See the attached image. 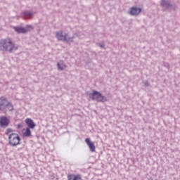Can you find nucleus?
I'll return each instance as SVG.
<instances>
[{
    "label": "nucleus",
    "mask_w": 180,
    "mask_h": 180,
    "mask_svg": "<svg viewBox=\"0 0 180 180\" xmlns=\"http://www.w3.org/2000/svg\"><path fill=\"white\" fill-rule=\"evenodd\" d=\"M0 49L3 51H8L12 53L14 50H18V46H15L12 39L7 38L0 40Z\"/></svg>",
    "instance_id": "obj_1"
},
{
    "label": "nucleus",
    "mask_w": 180,
    "mask_h": 180,
    "mask_svg": "<svg viewBox=\"0 0 180 180\" xmlns=\"http://www.w3.org/2000/svg\"><path fill=\"white\" fill-rule=\"evenodd\" d=\"M6 136H8V144L12 147H16L20 144V137L16 133H13L11 129H7L6 131Z\"/></svg>",
    "instance_id": "obj_2"
},
{
    "label": "nucleus",
    "mask_w": 180,
    "mask_h": 180,
    "mask_svg": "<svg viewBox=\"0 0 180 180\" xmlns=\"http://www.w3.org/2000/svg\"><path fill=\"white\" fill-rule=\"evenodd\" d=\"M89 98L93 101H98V102H106V97L102 96V94L96 91H93V93L89 94Z\"/></svg>",
    "instance_id": "obj_3"
},
{
    "label": "nucleus",
    "mask_w": 180,
    "mask_h": 180,
    "mask_svg": "<svg viewBox=\"0 0 180 180\" xmlns=\"http://www.w3.org/2000/svg\"><path fill=\"white\" fill-rule=\"evenodd\" d=\"M68 34H63V31H60V32H56V39H58V40H65V41H68Z\"/></svg>",
    "instance_id": "obj_4"
},
{
    "label": "nucleus",
    "mask_w": 180,
    "mask_h": 180,
    "mask_svg": "<svg viewBox=\"0 0 180 180\" xmlns=\"http://www.w3.org/2000/svg\"><path fill=\"white\" fill-rule=\"evenodd\" d=\"M8 102L6 98L4 97L0 98V110H2V112L6 111V105L8 104Z\"/></svg>",
    "instance_id": "obj_5"
},
{
    "label": "nucleus",
    "mask_w": 180,
    "mask_h": 180,
    "mask_svg": "<svg viewBox=\"0 0 180 180\" xmlns=\"http://www.w3.org/2000/svg\"><path fill=\"white\" fill-rule=\"evenodd\" d=\"M85 143H86L87 146H89L90 151H91V153H95V143L91 141V139L89 138L85 139Z\"/></svg>",
    "instance_id": "obj_6"
},
{
    "label": "nucleus",
    "mask_w": 180,
    "mask_h": 180,
    "mask_svg": "<svg viewBox=\"0 0 180 180\" xmlns=\"http://www.w3.org/2000/svg\"><path fill=\"white\" fill-rule=\"evenodd\" d=\"M68 180H83L82 176H81V174H68Z\"/></svg>",
    "instance_id": "obj_7"
},
{
    "label": "nucleus",
    "mask_w": 180,
    "mask_h": 180,
    "mask_svg": "<svg viewBox=\"0 0 180 180\" xmlns=\"http://www.w3.org/2000/svg\"><path fill=\"white\" fill-rule=\"evenodd\" d=\"M9 124V120L6 117H0V126L1 127H6Z\"/></svg>",
    "instance_id": "obj_8"
},
{
    "label": "nucleus",
    "mask_w": 180,
    "mask_h": 180,
    "mask_svg": "<svg viewBox=\"0 0 180 180\" xmlns=\"http://www.w3.org/2000/svg\"><path fill=\"white\" fill-rule=\"evenodd\" d=\"M25 122L30 129H34L36 127V124H34V122H33L30 118L25 119Z\"/></svg>",
    "instance_id": "obj_9"
},
{
    "label": "nucleus",
    "mask_w": 180,
    "mask_h": 180,
    "mask_svg": "<svg viewBox=\"0 0 180 180\" xmlns=\"http://www.w3.org/2000/svg\"><path fill=\"white\" fill-rule=\"evenodd\" d=\"M140 12H141V8H137L136 7H132L130 9V15H139V13H140Z\"/></svg>",
    "instance_id": "obj_10"
},
{
    "label": "nucleus",
    "mask_w": 180,
    "mask_h": 180,
    "mask_svg": "<svg viewBox=\"0 0 180 180\" xmlns=\"http://www.w3.org/2000/svg\"><path fill=\"white\" fill-rule=\"evenodd\" d=\"M22 133L23 137H30V136H32V131H30V128L29 127L23 129Z\"/></svg>",
    "instance_id": "obj_11"
},
{
    "label": "nucleus",
    "mask_w": 180,
    "mask_h": 180,
    "mask_svg": "<svg viewBox=\"0 0 180 180\" xmlns=\"http://www.w3.org/2000/svg\"><path fill=\"white\" fill-rule=\"evenodd\" d=\"M14 30H15L17 33H26V29L20 27H14Z\"/></svg>",
    "instance_id": "obj_12"
},
{
    "label": "nucleus",
    "mask_w": 180,
    "mask_h": 180,
    "mask_svg": "<svg viewBox=\"0 0 180 180\" xmlns=\"http://www.w3.org/2000/svg\"><path fill=\"white\" fill-rule=\"evenodd\" d=\"M58 67L59 70H65V68L67 67L64 64V62L60 61V63H58Z\"/></svg>",
    "instance_id": "obj_13"
},
{
    "label": "nucleus",
    "mask_w": 180,
    "mask_h": 180,
    "mask_svg": "<svg viewBox=\"0 0 180 180\" xmlns=\"http://www.w3.org/2000/svg\"><path fill=\"white\" fill-rule=\"evenodd\" d=\"M6 109H8V110L12 112V110H13V105L8 101L6 105Z\"/></svg>",
    "instance_id": "obj_14"
},
{
    "label": "nucleus",
    "mask_w": 180,
    "mask_h": 180,
    "mask_svg": "<svg viewBox=\"0 0 180 180\" xmlns=\"http://www.w3.org/2000/svg\"><path fill=\"white\" fill-rule=\"evenodd\" d=\"M162 6L168 5V0H162Z\"/></svg>",
    "instance_id": "obj_15"
},
{
    "label": "nucleus",
    "mask_w": 180,
    "mask_h": 180,
    "mask_svg": "<svg viewBox=\"0 0 180 180\" xmlns=\"http://www.w3.org/2000/svg\"><path fill=\"white\" fill-rule=\"evenodd\" d=\"M24 15H25V16H31L32 13L30 12L26 11L24 13Z\"/></svg>",
    "instance_id": "obj_16"
},
{
    "label": "nucleus",
    "mask_w": 180,
    "mask_h": 180,
    "mask_svg": "<svg viewBox=\"0 0 180 180\" xmlns=\"http://www.w3.org/2000/svg\"><path fill=\"white\" fill-rule=\"evenodd\" d=\"M23 125L22 124H18V127L20 129V127H22Z\"/></svg>",
    "instance_id": "obj_17"
}]
</instances>
